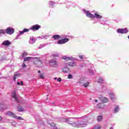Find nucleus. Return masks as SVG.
<instances>
[{"label": "nucleus", "mask_w": 129, "mask_h": 129, "mask_svg": "<svg viewBox=\"0 0 129 129\" xmlns=\"http://www.w3.org/2000/svg\"><path fill=\"white\" fill-rule=\"evenodd\" d=\"M61 59L64 60V63L66 66H71V67L76 66V63L74 61V58L72 57L63 56Z\"/></svg>", "instance_id": "1"}, {"label": "nucleus", "mask_w": 129, "mask_h": 129, "mask_svg": "<svg viewBox=\"0 0 129 129\" xmlns=\"http://www.w3.org/2000/svg\"><path fill=\"white\" fill-rule=\"evenodd\" d=\"M64 121H66V122H68L69 124H71V125H72L75 127H84V126L86 125L84 123H83V122L72 123H71L72 121L70 120V119L64 118Z\"/></svg>", "instance_id": "2"}, {"label": "nucleus", "mask_w": 129, "mask_h": 129, "mask_svg": "<svg viewBox=\"0 0 129 129\" xmlns=\"http://www.w3.org/2000/svg\"><path fill=\"white\" fill-rule=\"evenodd\" d=\"M6 114L9 116L13 117V118H16V119H19V120H24V119H23L22 117L17 116L16 114L13 113L11 111H8L7 112H6Z\"/></svg>", "instance_id": "3"}, {"label": "nucleus", "mask_w": 129, "mask_h": 129, "mask_svg": "<svg viewBox=\"0 0 129 129\" xmlns=\"http://www.w3.org/2000/svg\"><path fill=\"white\" fill-rule=\"evenodd\" d=\"M31 59H37V60L33 61V63L34 64V65H37L39 62H41V60H40V58L38 57H27L24 58V62H26L27 61L29 62V61H30Z\"/></svg>", "instance_id": "4"}, {"label": "nucleus", "mask_w": 129, "mask_h": 129, "mask_svg": "<svg viewBox=\"0 0 129 129\" xmlns=\"http://www.w3.org/2000/svg\"><path fill=\"white\" fill-rule=\"evenodd\" d=\"M6 33L8 35H13L15 32V29L13 28H8L5 30Z\"/></svg>", "instance_id": "5"}, {"label": "nucleus", "mask_w": 129, "mask_h": 129, "mask_svg": "<svg viewBox=\"0 0 129 129\" xmlns=\"http://www.w3.org/2000/svg\"><path fill=\"white\" fill-rule=\"evenodd\" d=\"M117 33H119V34H126V33H128V31L127 29H118L117 30Z\"/></svg>", "instance_id": "6"}, {"label": "nucleus", "mask_w": 129, "mask_h": 129, "mask_svg": "<svg viewBox=\"0 0 129 129\" xmlns=\"http://www.w3.org/2000/svg\"><path fill=\"white\" fill-rule=\"evenodd\" d=\"M69 41V39L68 38H65L61 40H59L57 41V44H59L60 45L62 44H65V43H67V42H68Z\"/></svg>", "instance_id": "7"}, {"label": "nucleus", "mask_w": 129, "mask_h": 129, "mask_svg": "<svg viewBox=\"0 0 129 129\" xmlns=\"http://www.w3.org/2000/svg\"><path fill=\"white\" fill-rule=\"evenodd\" d=\"M86 14L87 17H88V18H90V19H95V16L90 13L89 11H87Z\"/></svg>", "instance_id": "8"}, {"label": "nucleus", "mask_w": 129, "mask_h": 129, "mask_svg": "<svg viewBox=\"0 0 129 129\" xmlns=\"http://www.w3.org/2000/svg\"><path fill=\"white\" fill-rule=\"evenodd\" d=\"M41 28V26L36 24L35 25L32 26L31 27V30H35V31H38V30H39V29H40Z\"/></svg>", "instance_id": "9"}, {"label": "nucleus", "mask_w": 129, "mask_h": 129, "mask_svg": "<svg viewBox=\"0 0 129 129\" xmlns=\"http://www.w3.org/2000/svg\"><path fill=\"white\" fill-rule=\"evenodd\" d=\"M12 96L13 98H14V99H15V101H16L17 102H19V99H18V97H17L16 91H13L12 92Z\"/></svg>", "instance_id": "10"}, {"label": "nucleus", "mask_w": 129, "mask_h": 129, "mask_svg": "<svg viewBox=\"0 0 129 129\" xmlns=\"http://www.w3.org/2000/svg\"><path fill=\"white\" fill-rule=\"evenodd\" d=\"M62 72H63V73H70L71 71L69 68L64 67L62 69Z\"/></svg>", "instance_id": "11"}, {"label": "nucleus", "mask_w": 129, "mask_h": 129, "mask_svg": "<svg viewBox=\"0 0 129 129\" xmlns=\"http://www.w3.org/2000/svg\"><path fill=\"white\" fill-rule=\"evenodd\" d=\"M103 102H108V99L105 97H102L99 98Z\"/></svg>", "instance_id": "12"}, {"label": "nucleus", "mask_w": 129, "mask_h": 129, "mask_svg": "<svg viewBox=\"0 0 129 129\" xmlns=\"http://www.w3.org/2000/svg\"><path fill=\"white\" fill-rule=\"evenodd\" d=\"M29 31H30V29H27V28H25L24 29H23V30L22 31L20 32V34L23 35V34H24V33H27Z\"/></svg>", "instance_id": "13"}, {"label": "nucleus", "mask_w": 129, "mask_h": 129, "mask_svg": "<svg viewBox=\"0 0 129 129\" xmlns=\"http://www.w3.org/2000/svg\"><path fill=\"white\" fill-rule=\"evenodd\" d=\"M52 38L54 40H59V39H61V36L59 35H55L52 36Z\"/></svg>", "instance_id": "14"}, {"label": "nucleus", "mask_w": 129, "mask_h": 129, "mask_svg": "<svg viewBox=\"0 0 129 129\" xmlns=\"http://www.w3.org/2000/svg\"><path fill=\"white\" fill-rule=\"evenodd\" d=\"M3 45H4V46H9L10 45H11V42L8 40L7 41H5L3 43Z\"/></svg>", "instance_id": "15"}, {"label": "nucleus", "mask_w": 129, "mask_h": 129, "mask_svg": "<svg viewBox=\"0 0 129 129\" xmlns=\"http://www.w3.org/2000/svg\"><path fill=\"white\" fill-rule=\"evenodd\" d=\"M94 15H94L95 18H96V19H102V16L97 13H95Z\"/></svg>", "instance_id": "16"}, {"label": "nucleus", "mask_w": 129, "mask_h": 129, "mask_svg": "<svg viewBox=\"0 0 129 129\" xmlns=\"http://www.w3.org/2000/svg\"><path fill=\"white\" fill-rule=\"evenodd\" d=\"M18 108V111H19L21 112L22 111H24V109H23V107L21 106H19L17 107Z\"/></svg>", "instance_id": "17"}, {"label": "nucleus", "mask_w": 129, "mask_h": 129, "mask_svg": "<svg viewBox=\"0 0 129 129\" xmlns=\"http://www.w3.org/2000/svg\"><path fill=\"white\" fill-rule=\"evenodd\" d=\"M103 81H104L103 79H102V78L101 77H100L98 79V82L99 83H103Z\"/></svg>", "instance_id": "18"}, {"label": "nucleus", "mask_w": 129, "mask_h": 129, "mask_svg": "<svg viewBox=\"0 0 129 129\" xmlns=\"http://www.w3.org/2000/svg\"><path fill=\"white\" fill-rule=\"evenodd\" d=\"M49 125H50V126H51L52 127H56V124L53 122L49 123Z\"/></svg>", "instance_id": "19"}, {"label": "nucleus", "mask_w": 129, "mask_h": 129, "mask_svg": "<svg viewBox=\"0 0 129 129\" xmlns=\"http://www.w3.org/2000/svg\"><path fill=\"white\" fill-rule=\"evenodd\" d=\"M90 83L89 82H87V83H85L83 85L84 87H88L89 86Z\"/></svg>", "instance_id": "20"}, {"label": "nucleus", "mask_w": 129, "mask_h": 129, "mask_svg": "<svg viewBox=\"0 0 129 129\" xmlns=\"http://www.w3.org/2000/svg\"><path fill=\"white\" fill-rule=\"evenodd\" d=\"M50 63L51 65H53V66L57 65V61H50Z\"/></svg>", "instance_id": "21"}, {"label": "nucleus", "mask_w": 129, "mask_h": 129, "mask_svg": "<svg viewBox=\"0 0 129 129\" xmlns=\"http://www.w3.org/2000/svg\"><path fill=\"white\" fill-rule=\"evenodd\" d=\"M5 108V105L3 104H0V110H3Z\"/></svg>", "instance_id": "22"}, {"label": "nucleus", "mask_w": 129, "mask_h": 129, "mask_svg": "<svg viewBox=\"0 0 129 129\" xmlns=\"http://www.w3.org/2000/svg\"><path fill=\"white\" fill-rule=\"evenodd\" d=\"M39 77H40V78H41V79H44V78H45V77L44 76V73L43 74H39Z\"/></svg>", "instance_id": "23"}, {"label": "nucleus", "mask_w": 129, "mask_h": 129, "mask_svg": "<svg viewBox=\"0 0 129 129\" xmlns=\"http://www.w3.org/2000/svg\"><path fill=\"white\" fill-rule=\"evenodd\" d=\"M97 120L98 121H101V120H102V116H99Z\"/></svg>", "instance_id": "24"}, {"label": "nucleus", "mask_w": 129, "mask_h": 129, "mask_svg": "<svg viewBox=\"0 0 129 129\" xmlns=\"http://www.w3.org/2000/svg\"><path fill=\"white\" fill-rule=\"evenodd\" d=\"M110 97L111 99H114V94H110Z\"/></svg>", "instance_id": "25"}, {"label": "nucleus", "mask_w": 129, "mask_h": 129, "mask_svg": "<svg viewBox=\"0 0 129 129\" xmlns=\"http://www.w3.org/2000/svg\"><path fill=\"white\" fill-rule=\"evenodd\" d=\"M54 4L55 3L53 2H50L49 3L50 7H51V8H53V6H54Z\"/></svg>", "instance_id": "26"}, {"label": "nucleus", "mask_w": 129, "mask_h": 129, "mask_svg": "<svg viewBox=\"0 0 129 129\" xmlns=\"http://www.w3.org/2000/svg\"><path fill=\"white\" fill-rule=\"evenodd\" d=\"M26 56H28V53H27L26 52H24L23 54H22V57H26Z\"/></svg>", "instance_id": "27"}, {"label": "nucleus", "mask_w": 129, "mask_h": 129, "mask_svg": "<svg viewBox=\"0 0 129 129\" xmlns=\"http://www.w3.org/2000/svg\"><path fill=\"white\" fill-rule=\"evenodd\" d=\"M68 79H72V78H73V77L71 74H69L68 76Z\"/></svg>", "instance_id": "28"}, {"label": "nucleus", "mask_w": 129, "mask_h": 129, "mask_svg": "<svg viewBox=\"0 0 129 129\" xmlns=\"http://www.w3.org/2000/svg\"><path fill=\"white\" fill-rule=\"evenodd\" d=\"M118 111V106H117L114 109V112H117Z\"/></svg>", "instance_id": "29"}, {"label": "nucleus", "mask_w": 129, "mask_h": 129, "mask_svg": "<svg viewBox=\"0 0 129 129\" xmlns=\"http://www.w3.org/2000/svg\"><path fill=\"white\" fill-rule=\"evenodd\" d=\"M5 31L4 29H0V34H5Z\"/></svg>", "instance_id": "30"}, {"label": "nucleus", "mask_w": 129, "mask_h": 129, "mask_svg": "<svg viewBox=\"0 0 129 129\" xmlns=\"http://www.w3.org/2000/svg\"><path fill=\"white\" fill-rule=\"evenodd\" d=\"M53 57H58L59 56V54H58L57 53H54L53 55H52Z\"/></svg>", "instance_id": "31"}, {"label": "nucleus", "mask_w": 129, "mask_h": 129, "mask_svg": "<svg viewBox=\"0 0 129 129\" xmlns=\"http://www.w3.org/2000/svg\"><path fill=\"white\" fill-rule=\"evenodd\" d=\"M94 129H100V126L99 125L95 126Z\"/></svg>", "instance_id": "32"}, {"label": "nucleus", "mask_w": 129, "mask_h": 129, "mask_svg": "<svg viewBox=\"0 0 129 129\" xmlns=\"http://www.w3.org/2000/svg\"><path fill=\"white\" fill-rule=\"evenodd\" d=\"M31 41H32V42H35L36 41V39L34 38H31L30 39Z\"/></svg>", "instance_id": "33"}, {"label": "nucleus", "mask_w": 129, "mask_h": 129, "mask_svg": "<svg viewBox=\"0 0 129 129\" xmlns=\"http://www.w3.org/2000/svg\"><path fill=\"white\" fill-rule=\"evenodd\" d=\"M57 81H58V82H61L62 81V79H61V78H58Z\"/></svg>", "instance_id": "34"}, {"label": "nucleus", "mask_w": 129, "mask_h": 129, "mask_svg": "<svg viewBox=\"0 0 129 129\" xmlns=\"http://www.w3.org/2000/svg\"><path fill=\"white\" fill-rule=\"evenodd\" d=\"M14 76H15V77H17L18 76H20V74L16 73V74H14Z\"/></svg>", "instance_id": "35"}, {"label": "nucleus", "mask_w": 129, "mask_h": 129, "mask_svg": "<svg viewBox=\"0 0 129 129\" xmlns=\"http://www.w3.org/2000/svg\"><path fill=\"white\" fill-rule=\"evenodd\" d=\"M22 67H23V68H26V67H27V66H26V64L25 63H24L22 65Z\"/></svg>", "instance_id": "36"}, {"label": "nucleus", "mask_w": 129, "mask_h": 129, "mask_svg": "<svg viewBox=\"0 0 129 129\" xmlns=\"http://www.w3.org/2000/svg\"><path fill=\"white\" fill-rule=\"evenodd\" d=\"M79 58L80 59H83V55H79Z\"/></svg>", "instance_id": "37"}, {"label": "nucleus", "mask_w": 129, "mask_h": 129, "mask_svg": "<svg viewBox=\"0 0 129 129\" xmlns=\"http://www.w3.org/2000/svg\"><path fill=\"white\" fill-rule=\"evenodd\" d=\"M20 85H22V86L24 85V82L23 81H21Z\"/></svg>", "instance_id": "38"}, {"label": "nucleus", "mask_w": 129, "mask_h": 129, "mask_svg": "<svg viewBox=\"0 0 129 129\" xmlns=\"http://www.w3.org/2000/svg\"><path fill=\"white\" fill-rule=\"evenodd\" d=\"M2 120H3V117L0 116V121H2Z\"/></svg>", "instance_id": "39"}, {"label": "nucleus", "mask_w": 129, "mask_h": 129, "mask_svg": "<svg viewBox=\"0 0 129 129\" xmlns=\"http://www.w3.org/2000/svg\"><path fill=\"white\" fill-rule=\"evenodd\" d=\"M17 77H16V76H14V80L15 81H16V78Z\"/></svg>", "instance_id": "40"}, {"label": "nucleus", "mask_w": 129, "mask_h": 129, "mask_svg": "<svg viewBox=\"0 0 129 129\" xmlns=\"http://www.w3.org/2000/svg\"><path fill=\"white\" fill-rule=\"evenodd\" d=\"M17 84H18V85H21V83H20V82H17Z\"/></svg>", "instance_id": "41"}, {"label": "nucleus", "mask_w": 129, "mask_h": 129, "mask_svg": "<svg viewBox=\"0 0 129 129\" xmlns=\"http://www.w3.org/2000/svg\"><path fill=\"white\" fill-rule=\"evenodd\" d=\"M38 73H41V71H38Z\"/></svg>", "instance_id": "42"}, {"label": "nucleus", "mask_w": 129, "mask_h": 129, "mask_svg": "<svg viewBox=\"0 0 129 129\" xmlns=\"http://www.w3.org/2000/svg\"><path fill=\"white\" fill-rule=\"evenodd\" d=\"M54 80H57V78H54Z\"/></svg>", "instance_id": "43"}, {"label": "nucleus", "mask_w": 129, "mask_h": 129, "mask_svg": "<svg viewBox=\"0 0 129 129\" xmlns=\"http://www.w3.org/2000/svg\"><path fill=\"white\" fill-rule=\"evenodd\" d=\"M95 102H97V100H95Z\"/></svg>", "instance_id": "44"}, {"label": "nucleus", "mask_w": 129, "mask_h": 129, "mask_svg": "<svg viewBox=\"0 0 129 129\" xmlns=\"http://www.w3.org/2000/svg\"><path fill=\"white\" fill-rule=\"evenodd\" d=\"M110 129H113V128L112 127H111Z\"/></svg>", "instance_id": "45"}]
</instances>
